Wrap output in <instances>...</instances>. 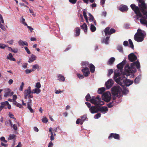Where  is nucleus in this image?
<instances>
[{
	"label": "nucleus",
	"instance_id": "1",
	"mask_svg": "<svg viewBox=\"0 0 147 147\" xmlns=\"http://www.w3.org/2000/svg\"><path fill=\"white\" fill-rule=\"evenodd\" d=\"M136 66L138 69L140 67V64L138 60L135 62L131 63L130 67L129 64H126L124 67V70L125 72L128 74H132L135 73L136 71V69L134 67Z\"/></svg>",
	"mask_w": 147,
	"mask_h": 147
},
{
	"label": "nucleus",
	"instance_id": "2",
	"mask_svg": "<svg viewBox=\"0 0 147 147\" xmlns=\"http://www.w3.org/2000/svg\"><path fill=\"white\" fill-rule=\"evenodd\" d=\"M121 74H114L113 79L117 84L121 86H125V81L126 78L125 75L128 76L130 75L131 74H122L123 75L121 76L120 75Z\"/></svg>",
	"mask_w": 147,
	"mask_h": 147
},
{
	"label": "nucleus",
	"instance_id": "3",
	"mask_svg": "<svg viewBox=\"0 0 147 147\" xmlns=\"http://www.w3.org/2000/svg\"><path fill=\"white\" fill-rule=\"evenodd\" d=\"M141 31V30L138 29L137 32L134 36L135 40L138 42H142L144 40V35Z\"/></svg>",
	"mask_w": 147,
	"mask_h": 147
},
{
	"label": "nucleus",
	"instance_id": "4",
	"mask_svg": "<svg viewBox=\"0 0 147 147\" xmlns=\"http://www.w3.org/2000/svg\"><path fill=\"white\" fill-rule=\"evenodd\" d=\"M111 93L114 96L118 97L120 93L121 89L119 86H114L111 89Z\"/></svg>",
	"mask_w": 147,
	"mask_h": 147
},
{
	"label": "nucleus",
	"instance_id": "5",
	"mask_svg": "<svg viewBox=\"0 0 147 147\" xmlns=\"http://www.w3.org/2000/svg\"><path fill=\"white\" fill-rule=\"evenodd\" d=\"M131 7L134 11L137 16L141 17L142 15L140 13L139 8L138 6H136L134 4H132L130 5Z\"/></svg>",
	"mask_w": 147,
	"mask_h": 147
},
{
	"label": "nucleus",
	"instance_id": "6",
	"mask_svg": "<svg viewBox=\"0 0 147 147\" xmlns=\"http://www.w3.org/2000/svg\"><path fill=\"white\" fill-rule=\"evenodd\" d=\"M115 32L116 30L115 29L113 28L110 29V28L109 27L106 28L104 30V32L106 36L107 35H111L115 33Z\"/></svg>",
	"mask_w": 147,
	"mask_h": 147
},
{
	"label": "nucleus",
	"instance_id": "7",
	"mask_svg": "<svg viewBox=\"0 0 147 147\" xmlns=\"http://www.w3.org/2000/svg\"><path fill=\"white\" fill-rule=\"evenodd\" d=\"M104 98V100L107 102H109L111 99V94L110 92H106L102 95Z\"/></svg>",
	"mask_w": 147,
	"mask_h": 147
},
{
	"label": "nucleus",
	"instance_id": "8",
	"mask_svg": "<svg viewBox=\"0 0 147 147\" xmlns=\"http://www.w3.org/2000/svg\"><path fill=\"white\" fill-rule=\"evenodd\" d=\"M113 83L114 82L112 79H109L105 84L107 88L109 89L113 85Z\"/></svg>",
	"mask_w": 147,
	"mask_h": 147
},
{
	"label": "nucleus",
	"instance_id": "9",
	"mask_svg": "<svg viewBox=\"0 0 147 147\" xmlns=\"http://www.w3.org/2000/svg\"><path fill=\"white\" fill-rule=\"evenodd\" d=\"M128 57V59L131 62H134L137 59V56L133 53L129 54Z\"/></svg>",
	"mask_w": 147,
	"mask_h": 147
},
{
	"label": "nucleus",
	"instance_id": "10",
	"mask_svg": "<svg viewBox=\"0 0 147 147\" xmlns=\"http://www.w3.org/2000/svg\"><path fill=\"white\" fill-rule=\"evenodd\" d=\"M113 138L114 139L116 140H119L120 139L119 135V134L116 133H111L108 137V139L110 140Z\"/></svg>",
	"mask_w": 147,
	"mask_h": 147
},
{
	"label": "nucleus",
	"instance_id": "11",
	"mask_svg": "<svg viewBox=\"0 0 147 147\" xmlns=\"http://www.w3.org/2000/svg\"><path fill=\"white\" fill-rule=\"evenodd\" d=\"M98 106L96 105L92 106L90 109L89 110L92 113H95L98 112Z\"/></svg>",
	"mask_w": 147,
	"mask_h": 147
},
{
	"label": "nucleus",
	"instance_id": "12",
	"mask_svg": "<svg viewBox=\"0 0 147 147\" xmlns=\"http://www.w3.org/2000/svg\"><path fill=\"white\" fill-rule=\"evenodd\" d=\"M125 63L126 61L125 60H124L121 63H119L117 65V68L123 71V67L124 65L125 64Z\"/></svg>",
	"mask_w": 147,
	"mask_h": 147
},
{
	"label": "nucleus",
	"instance_id": "13",
	"mask_svg": "<svg viewBox=\"0 0 147 147\" xmlns=\"http://www.w3.org/2000/svg\"><path fill=\"white\" fill-rule=\"evenodd\" d=\"M141 11H144L145 10V9H147V4L145 3L142 4H139Z\"/></svg>",
	"mask_w": 147,
	"mask_h": 147
},
{
	"label": "nucleus",
	"instance_id": "14",
	"mask_svg": "<svg viewBox=\"0 0 147 147\" xmlns=\"http://www.w3.org/2000/svg\"><path fill=\"white\" fill-rule=\"evenodd\" d=\"M32 105V100L30 99L28 102L27 103V108L30 111V112L32 113H34V111L32 108L31 106Z\"/></svg>",
	"mask_w": 147,
	"mask_h": 147
},
{
	"label": "nucleus",
	"instance_id": "15",
	"mask_svg": "<svg viewBox=\"0 0 147 147\" xmlns=\"http://www.w3.org/2000/svg\"><path fill=\"white\" fill-rule=\"evenodd\" d=\"M125 86H129L133 83L134 81L133 80H131L129 79L126 78V80L125 81Z\"/></svg>",
	"mask_w": 147,
	"mask_h": 147
},
{
	"label": "nucleus",
	"instance_id": "16",
	"mask_svg": "<svg viewBox=\"0 0 147 147\" xmlns=\"http://www.w3.org/2000/svg\"><path fill=\"white\" fill-rule=\"evenodd\" d=\"M108 110V109L107 107L103 106L101 107H98V111H100L101 112H107Z\"/></svg>",
	"mask_w": 147,
	"mask_h": 147
},
{
	"label": "nucleus",
	"instance_id": "17",
	"mask_svg": "<svg viewBox=\"0 0 147 147\" xmlns=\"http://www.w3.org/2000/svg\"><path fill=\"white\" fill-rule=\"evenodd\" d=\"M7 104H9V102L7 101H5L1 102V105L0 106V111H1L2 110L4 107V106L7 105Z\"/></svg>",
	"mask_w": 147,
	"mask_h": 147
},
{
	"label": "nucleus",
	"instance_id": "18",
	"mask_svg": "<svg viewBox=\"0 0 147 147\" xmlns=\"http://www.w3.org/2000/svg\"><path fill=\"white\" fill-rule=\"evenodd\" d=\"M119 9L121 11L124 12L127 11L128 9V8L126 6L123 5L119 7Z\"/></svg>",
	"mask_w": 147,
	"mask_h": 147
},
{
	"label": "nucleus",
	"instance_id": "19",
	"mask_svg": "<svg viewBox=\"0 0 147 147\" xmlns=\"http://www.w3.org/2000/svg\"><path fill=\"white\" fill-rule=\"evenodd\" d=\"M97 100L96 99L95 96H93L92 98L90 99V102L92 104L94 105H96L97 102Z\"/></svg>",
	"mask_w": 147,
	"mask_h": 147
},
{
	"label": "nucleus",
	"instance_id": "20",
	"mask_svg": "<svg viewBox=\"0 0 147 147\" xmlns=\"http://www.w3.org/2000/svg\"><path fill=\"white\" fill-rule=\"evenodd\" d=\"M140 22L141 23L144 25H146L147 27V21L144 19L143 17L140 19Z\"/></svg>",
	"mask_w": 147,
	"mask_h": 147
},
{
	"label": "nucleus",
	"instance_id": "21",
	"mask_svg": "<svg viewBox=\"0 0 147 147\" xmlns=\"http://www.w3.org/2000/svg\"><path fill=\"white\" fill-rule=\"evenodd\" d=\"M115 60V59L113 57L111 58L107 62V64L109 65H112Z\"/></svg>",
	"mask_w": 147,
	"mask_h": 147
},
{
	"label": "nucleus",
	"instance_id": "22",
	"mask_svg": "<svg viewBox=\"0 0 147 147\" xmlns=\"http://www.w3.org/2000/svg\"><path fill=\"white\" fill-rule=\"evenodd\" d=\"M89 20L91 22H93L95 25H96V23L94 20V18L93 16L90 13H89Z\"/></svg>",
	"mask_w": 147,
	"mask_h": 147
},
{
	"label": "nucleus",
	"instance_id": "23",
	"mask_svg": "<svg viewBox=\"0 0 147 147\" xmlns=\"http://www.w3.org/2000/svg\"><path fill=\"white\" fill-rule=\"evenodd\" d=\"M31 93H32V91H29L27 90H25L24 92L25 98L26 99H27L28 95L30 94Z\"/></svg>",
	"mask_w": 147,
	"mask_h": 147
},
{
	"label": "nucleus",
	"instance_id": "24",
	"mask_svg": "<svg viewBox=\"0 0 147 147\" xmlns=\"http://www.w3.org/2000/svg\"><path fill=\"white\" fill-rule=\"evenodd\" d=\"M36 57L35 55L33 54H32L31 57H30L29 59L28 62L29 63L32 62L34 60H35L36 59Z\"/></svg>",
	"mask_w": 147,
	"mask_h": 147
},
{
	"label": "nucleus",
	"instance_id": "25",
	"mask_svg": "<svg viewBox=\"0 0 147 147\" xmlns=\"http://www.w3.org/2000/svg\"><path fill=\"white\" fill-rule=\"evenodd\" d=\"M89 68L90 71L92 73H94L95 70V67L92 64H90L89 65Z\"/></svg>",
	"mask_w": 147,
	"mask_h": 147
},
{
	"label": "nucleus",
	"instance_id": "26",
	"mask_svg": "<svg viewBox=\"0 0 147 147\" xmlns=\"http://www.w3.org/2000/svg\"><path fill=\"white\" fill-rule=\"evenodd\" d=\"M141 75H140L136 78L134 80V83L136 84H138L139 82L141 79Z\"/></svg>",
	"mask_w": 147,
	"mask_h": 147
},
{
	"label": "nucleus",
	"instance_id": "27",
	"mask_svg": "<svg viewBox=\"0 0 147 147\" xmlns=\"http://www.w3.org/2000/svg\"><path fill=\"white\" fill-rule=\"evenodd\" d=\"M81 27L82 29H83L84 30L85 32H87V26L85 23H84L81 26Z\"/></svg>",
	"mask_w": 147,
	"mask_h": 147
},
{
	"label": "nucleus",
	"instance_id": "28",
	"mask_svg": "<svg viewBox=\"0 0 147 147\" xmlns=\"http://www.w3.org/2000/svg\"><path fill=\"white\" fill-rule=\"evenodd\" d=\"M80 29L78 27H77L75 29L76 34L75 36H79L80 34Z\"/></svg>",
	"mask_w": 147,
	"mask_h": 147
},
{
	"label": "nucleus",
	"instance_id": "29",
	"mask_svg": "<svg viewBox=\"0 0 147 147\" xmlns=\"http://www.w3.org/2000/svg\"><path fill=\"white\" fill-rule=\"evenodd\" d=\"M83 74H89L90 71L89 69L87 67H85L82 70Z\"/></svg>",
	"mask_w": 147,
	"mask_h": 147
},
{
	"label": "nucleus",
	"instance_id": "30",
	"mask_svg": "<svg viewBox=\"0 0 147 147\" xmlns=\"http://www.w3.org/2000/svg\"><path fill=\"white\" fill-rule=\"evenodd\" d=\"M7 58L8 59H10L11 61H16L15 59L13 57L12 54L11 53H9V54L8 56H7Z\"/></svg>",
	"mask_w": 147,
	"mask_h": 147
},
{
	"label": "nucleus",
	"instance_id": "31",
	"mask_svg": "<svg viewBox=\"0 0 147 147\" xmlns=\"http://www.w3.org/2000/svg\"><path fill=\"white\" fill-rule=\"evenodd\" d=\"M58 80L59 81L64 82L65 80V78L64 76L61 75H59L58 76Z\"/></svg>",
	"mask_w": 147,
	"mask_h": 147
},
{
	"label": "nucleus",
	"instance_id": "32",
	"mask_svg": "<svg viewBox=\"0 0 147 147\" xmlns=\"http://www.w3.org/2000/svg\"><path fill=\"white\" fill-rule=\"evenodd\" d=\"M105 90V87L100 88H99L98 90V92L99 94H102Z\"/></svg>",
	"mask_w": 147,
	"mask_h": 147
},
{
	"label": "nucleus",
	"instance_id": "33",
	"mask_svg": "<svg viewBox=\"0 0 147 147\" xmlns=\"http://www.w3.org/2000/svg\"><path fill=\"white\" fill-rule=\"evenodd\" d=\"M115 101H112L110 102L107 105L108 107L109 108H110L112 107L113 106L115 105Z\"/></svg>",
	"mask_w": 147,
	"mask_h": 147
},
{
	"label": "nucleus",
	"instance_id": "34",
	"mask_svg": "<svg viewBox=\"0 0 147 147\" xmlns=\"http://www.w3.org/2000/svg\"><path fill=\"white\" fill-rule=\"evenodd\" d=\"M40 91L41 90L40 89L36 88L32 90V93H36L38 94L40 93Z\"/></svg>",
	"mask_w": 147,
	"mask_h": 147
},
{
	"label": "nucleus",
	"instance_id": "35",
	"mask_svg": "<svg viewBox=\"0 0 147 147\" xmlns=\"http://www.w3.org/2000/svg\"><path fill=\"white\" fill-rule=\"evenodd\" d=\"M18 43L20 45L24 46V45L28 46V44L26 42L23 41L22 40H20L18 42Z\"/></svg>",
	"mask_w": 147,
	"mask_h": 147
},
{
	"label": "nucleus",
	"instance_id": "36",
	"mask_svg": "<svg viewBox=\"0 0 147 147\" xmlns=\"http://www.w3.org/2000/svg\"><path fill=\"white\" fill-rule=\"evenodd\" d=\"M84 76L85 77H87L88 76L89 74H84ZM78 77L80 79H82L84 78V76L81 74H77Z\"/></svg>",
	"mask_w": 147,
	"mask_h": 147
},
{
	"label": "nucleus",
	"instance_id": "37",
	"mask_svg": "<svg viewBox=\"0 0 147 147\" xmlns=\"http://www.w3.org/2000/svg\"><path fill=\"white\" fill-rule=\"evenodd\" d=\"M123 87V94H127L129 92V91L128 89V88H126V87H125V86Z\"/></svg>",
	"mask_w": 147,
	"mask_h": 147
},
{
	"label": "nucleus",
	"instance_id": "38",
	"mask_svg": "<svg viewBox=\"0 0 147 147\" xmlns=\"http://www.w3.org/2000/svg\"><path fill=\"white\" fill-rule=\"evenodd\" d=\"M81 121H82L83 123L86 120V119H87V116L86 115H84L80 117Z\"/></svg>",
	"mask_w": 147,
	"mask_h": 147
},
{
	"label": "nucleus",
	"instance_id": "39",
	"mask_svg": "<svg viewBox=\"0 0 147 147\" xmlns=\"http://www.w3.org/2000/svg\"><path fill=\"white\" fill-rule=\"evenodd\" d=\"M109 37H106L105 38L103 39V40L102 41V43H104L106 44H108V41L109 40Z\"/></svg>",
	"mask_w": 147,
	"mask_h": 147
},
{
	"label": "nucleus",
	"instance_id": "40",
	"mask_svg": "<svg viewBox=\"0 0 147 147\" xmlns=\"http://www.w3.org/2000/svg\"><path fill=\"white\" fill-rule=\"evenodd\" d=\"M122 71V70L117 68L115 70L114 74H123Z\"/></svg>",
	"mask_w": 147,
	"mask_h": 147
},
{
	"label": "nucleus",
	"instance_id": "41",
	"mask_svg": "<svg viewBox=\"0 0 147 147\" xmlns=\"http://www.w3.org/2000/svg\"><path fill=\"white\" fill-rule=\"evenodd\" d=\"M104 102L103 101L100 100L97 101V102L96 105L98 106L99 105H104Z\"/></svg>",
	"mask_w": 147,
	"mask_h": 147
},
{
	"label": "nucleus",
	"instance_id": "42",
	"mask_svg": "<svg viewBox=\"0 0 147 147\" xmlns=\"http://www.w3.org/2000/svg\"><path fill=\"white\" fill-rule=\"evenodd\" d=\"M96 27L93 25V24H91L90 25V30L92 32L95 31L96 30Z\"/></svg>",
	"mask_w": 147,
	"mask_h": 147
},
{
	"label": "nucleus",
	"instance_id": "43",
	"mask_svg": "<svg viewBox=\"0 0 147 147\" xmlns=\"http://www.w3.org/2000/svg\"><path fill=\"white\" fill-rule=\"evenodd\" d=\"M83 13L84 16L86 20V22L88 23V20L87 16L86 15V13L85 12V11H83Z\"/></svg>",
	"mask_w": 147,
	"mask_h": 147
},
{
	"label": "nucleus",
	"instance_id": "44",
	"mask_svg": "<svg viewBox=\"0 0 147 147\" xmlns=\"http://www.w3.org/2000/svg\"><path fill=\"white\" fill-rule=\"evenodd\" d=\"M16 137V136L14 134H10L9 136L8 139L11 140L14 139Z\"/></svg>",
	"mask_w": 147,
	"mask_h": 147
},
{
	"label": "nucleus",
	"instance_id": "45",
	"mask_svg": "<svg viewBox=\"0 0 147 147\" xmlns=\"http://www.w3.org/2000/svg\"><path fill=\"white\" fill-rule=\"evenodd\" d=\"M86 100L87 101H90L91 97L89 94H88L85 97Z\"/></svg>",
	"mask_w": 147,
	"mask_h": 147
},
{
	"label": "nucleus",
	"instance_id": "46",
	"mask_svg": "<svg viewBox=\"0 0 147 147\" xmlns=\"http://www.w3.org/2000/svg\"><path fill=\"white\" fill-rule=\"evenodd\" d=\"M76 123L77 124H79L80 123L81 125H82L83 123L82 121H81L80 119V118L77 119V120L76 121Z\"/></svg>",
	"mask_w": 147,
	"mask_h": 147
},
{
	"label": "nucleus",
	"instance_id": "47",
	"mask_svg": "<svg viewBox=\"0 0 147 147\" xmlns=\"http://www.w3.org/2000/svg\"><path fill=\"white\" fill-rule=\"evenodd\" d=\"M51 136L50 137V140L51 141H52L54 140L55 139L54 136H55L56 135V134L55 133H54V134H53V132H51Z\"/></svg>",
	"mask_w": 147,
	"mask_h": 147
},
{
	"label": "nucleus",
	"instance_id": "48",
	"mask_svg": "<svg viewBox=\"0 0 147 147\" xmlns=\"http://www.w3.org/2000/svg\"><path fill=\"white\" fill-rule=\"evenodd\" d=\"M81 65L82 66H88L89 65L87 61H83L81 63Z\"/></svg>",
	"mask_w": 147,
	"mask_h": 147
},
{
	"label": "nucleus",
	"instance_id": "49",
	"mask_svg": "<svg viewBox=\"0 0 147 147\" xmlns=\"http://www.w3.org/2000/svg\"><path fill=\"white\" fill-rule=\"evenodd\" d=\"M39 67L38 65L36 64L34 65L32 68V71H34L36 69L39 68Z\"/></svg>",
	"mask_w": 147,
	"mask_h": 147
},
{
	"label": "nucleus",
	"instance_id": "50",
	"mask_svg": "<svg viewBox=\"0 0 147 147\" xmlns=\"http://www.w3.org/2000/svg\"><path fill=\"white\" fill-rule=\"evenodd\" d=\"M129 42L130 45V47L132 49H133L134 47L132 41L131 39H129Z\"/></svg>",
	"mask_w": 147,
	"mask_h": 147
},
{
	"label": "nucleus",
	"instance_id": "51",
	"mask_svg": "<svg viewBox=\"0 0 147 147\" xmlns=\"http://www.w3.org/2000/svg\"><path fill=\"white\" fill-rule=\"evenodd\" d=\"M101 114L100 113H98L96 114L94 116V118L95 119H98L101 116Z\"/></svg>",
	"mask_w": 147,
	"mask_h": 147
},
{
	"label": "nucleus",
	"instance_id": "52",
	"mask_svg": "<svg viewBox=\"0 0 147 147\" xmlns=\"http://www.w3.org/2000/svg\"><path fill=\"white\" fill-rule=\"evenodd\" d=\"M36 87L37 88L39 89L41 87V84L39 82H37L36 84Z\"/></svg>",
	"mask_w": 147,
	"mask_h": 147
},
{
	"label": "nucleus",
	"instance_id": "53",
	"mask_svg": "<svg viewBox=\"0 0 147 147\" xmlns=\"http://www.w3.org/2000/svg\"><path fill=\"white\" fill-rule=\"evenodd\" d=\"M10 96V91L6 92L4 95V97H7L8 96Z\"/></svg>",
	"mask_w": 147,
	"mask_h": 147
},
{
	"label": "nucleus",
	"instance_id": "54",
	"mask_svg": "<svg viewBox=\"0 0 147 147\" xmlns=\"http://www.w3.org/2000/svg\"><path fill=\"white\" fill-rule=\"evenodd\" d=\"M24 86V83L23 82H22L21 84V85L20 86L19 88V90L20 91H22L23 90V88Z\"/></svg>",
	"mask_w": 147,
	"mask_h": 147
},
{
	"label": "nucleus",
	"instance_id": "55",
	"mask_svg": "<svg viewBox=\"0 0 147 147\" xmlns=\"http://www.w3.org/2000/svg\"><path fill=\"white\" fill-rule=\"evenodd\" d=\"M27 53L29 54H30L31 53L30 52L28 49V48L26 47H24Z\"/></svg>",
	"mask_w": 147,
	"mask_h": 147
},
{
	"label": "nucleus",
	"instance_id": "56",
	"mask_svg": "<svg viewBox=\"0 0 147 147\" xmlns=\"http://www.w3.org/2000/svg\"><path fill=\"white\" fill-rule=\"evenodd\" d=\"M0 140L1 141L5 143L7 142V141L5 140L4 137H1L0 138Z\"/></svg>",
	"mask_w": 147,
	"mask_h": 147
},
{
	"label": "nucleus",
	"instance_id": "57",
	"mask_svg": "<svg viewBox=\"0 0 147 147\" xmlns=\"http://www.w3.org/2000/svg\"><path fill=\"white\" fill-rule=\"evenodd\" d=\"M42 121L44 123H47L48 121L46 117H44L42 120Z\"/></svg>",
	"mask_w": 147,
	"mask_h": 147
},
{
	"label": "nucleus",
	"instance_id": "58",
	"mask_svg": "<svg viewBox=\"0 0 147 147\" xmlns=\"http://www.w3.org/2000/svg\"><path fill=\"white\" fill-rule=\"evenodd\" d=\"M9 116L11 118H13L15 120L16 119L13 117V115L10 113H9Z\"/></svg>",
	"mask_w": 147,
	"mask_h": 147
},
{
	"label": "nucleus",
	"instance_id": "59",
	"mask_svg": "<svg viewBox=\"0 0 147 147\" xmlns=\"http://www.w3.org/2000/svg\"><path fill=\"white\" fill-rule=\"evenodd\" d=\"M117 49L120 51V52H123V48L121 46H119L117 47Z\"/></svg>",
	"mask_w": 147,
	"mask_h": 147
},
{
	"label": "nucleus",
	"instance_id": "60",
	"mask_svg": "<svg viewBox=\"0 0 147 147\" xmlns=\"http://www.w3.org/2000/svg\"><path fill=\"white\" fill-rule=\"evenodd\" d=\"M85 104L89 108V109L91 107V105L90 104V103L88 102H85Z\"/></svg>",
	"mask_w": 147,
	"mask_h": 147
},
{
	"label": "nucleus",
	"instance_id": "61",
	"mask_svg": "<svg viewBox=\"0 0 147 147\" xmlns=\"http://www.w3.org/2000/svg\"><path fill=\"white\" fill-rule=\"evenodd\" d=\"M69 1L71 3L74 4L76 3L77 0H69Z\"/></svg>",
	"mask_w": 147,
	"mask_h": 147
},
{
	"label": "nucleus",
	"instance_id": "62",
	"mask_svg": "<svg viewBox=\"0 0 147 147\" xmlns=\"http://www.w3.org/2000/svg\"><path fill=\"white\" fill-rule=\"evenodd\" d=\"M16 106L18 107H19L20 108H23V107L22 106V105L19 103H18L16 104Z\"/></svg>",
	"mask_w": 147,
	"mask_h": 147
},
{
	"label": "nucleus",
	"instance_id": "63",
	"mask_svg": "<svg viewBox=\"0 0 147 147\" xmlns=\"http://www.w3.org/2000/svg\"><path fill=\"white\" fill-rule=\"evenodd\" d=\"M143 14L146 16V18H147V11L144 10L143 11H141Z\"/></svg>",
	"mask_w": 147,
	"mask_h": 147
},
{
	"label": "nucleus",
	"instance_id": "64",
	"mask_svg": "<svg viewBox=\"0 0 147 147\" xmlns=\"http://www.w3.org/2000/svg\"><path fill=\"white\" fill-rule=\"evenodd\" d=\"M53 145V144L51 141L49 144L48 147H52Z\"/></svg>",
	"mask_w": 147,
	"mask_h": 147
}]
</instances>
